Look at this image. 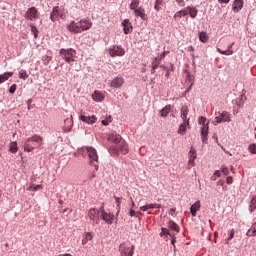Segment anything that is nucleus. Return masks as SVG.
<instances>
[{"instance_id": "nucleus-27", "label": "nucleus", "mask_w": 256, "mask_h": 256, "mask_svg": "<svg viewBox=\"0 0 256 256\" xmlns=\"http://www.w3.org/2000/svg\"><path fill=\"white\" fill-rule=\"evenodd\" d=\"M186 9H187L188 15H190L191 19H195V17H197V13H199L197 8L191 7V6H187Z\"/></svg>"}, {"instance_id": "nucleus-29", "label": "nucleus", "mask_w": 256, "mask_h": 256, "mask_svg": "<svg viewBox=\"0 0 256 256\" xmlns=\"http://www.w3.org/2000/svg\"><path fill=\"white\" fill-rule=\"evenodd\" d=\"M171 109H173V106L171 104L166 105L161 111L160 116L167 117L169 113H171Z\"/></svg>"}, {"instance_id": "nucleus-45", "label": "nucleus", "mask_w": 256, "mask_h": 256, "mask_svg": "<svg viewBox=\"0 0 256 256\" xmlns=\"http://www.w3.org/2000/svg\"><path fill=\"white\" fill-rule=\"evenodd\" d=\"M243 103H244V101H243V96H241L240 98H237V99H236V105H237V107H243Z\"/></svg>"}, {"instance_id": "nucleus-61", "label": "nucleus", "mask_w": 256, "mask_h": 256, "mask_svg": "<svg viewBox=\"0 0 256 256\" xmlns=\"http://www.w3.org/2000/svg\"><path fill=\"white\" fill-rule=\"evenodd\" d=\"M219 3H229L231 0H218Z\"/></svg>"}, {"instance_id": "nucleus-24", "label": "nucleus", "mask_w": 256, "mask_h": 256, "mask_svg": "<svg viewBox=\"0 0 256 256\" xmlns=\"http://www.w3.org/2000/svg\"><path fill=\"white\" fill-rule=\"evenodd\" d=\"M233 45H235V42L229 44L227 50H221V48H217V51L220 53V55H233Z\"/></svg>"}, {"instance_id": "nucleus-4", "label": "nucleus", "mask_w": 256, "mask_h": 256, "mask_svg": "<svg viewBox=\"0 0 256 256\" xmlns=\"http://www.w3.org/2000/svg\"><path fill=\"white\" fill-rule=\"evenodd\" d=\"M60 55L66 63H73L75 61V57H77V51L73 48L70 49H65L62 48L60 49Z\"/></svg>"}, {"instance_id": "nucleus-48", "label": "nucleus", "mask_w": 256, "mask_h": 256, "mask_svg": "<svg viewBox=\"0 0 256 256\" xmlns=\"http://www.w3.org/2000/svg\"><path fill=\"white\" fill-rule=\"evenodd\" d=\"M221 171L223 175H229V168L227 166H222Z\"/></svg>"}, {"instance_id": "nucleus-52", "label": "nucleus", "mask_w": 256, "mask_h": 256, "mask_svg": "<svg viewBox=\"0 0 256 256\" xmlns=\"http://www.w3.org/2000/svg\"><path fill=\"white\" fill-rule=\"evenodd\" d=\"M226 183H227V185H232V183H233V177L228 176V177L226 178Z\"/></svg>"}, {"instance_id": "nucleus-7", "label": "nucleus", "mask_w": 256, "mask_h": 256, "mask_svg": "<svg viewBox=\"0 0 256 256\" xmlns=\"http://www.w3.org/2000/svg\"><path fill=\"white\" fill-rule=\"evenodd\" d=\"M59 17L60 19H65V9L55 6L50 14V19L53 21V23H55Z\"/></svg>"}, {"instance_id": "nucleus-60", "label": "nucleus", "mask_w": 256, "mask_h": 256, "mask_svg": "<svg viewBox=\"0 0 256 256\" xmlns=\"http://www.w3.org/2000/svg\"><path fill=\"white\" fill-rule=\"evenodd\" d=\"M131 201V209H134L135 207V201H133V198H130Z\"/></svg>"}, {"instance_id": "nucleus-42", "label": "nucleus", "mask_w": 256, "mask_h": 256, "mask_svg": "<svg viewBox=\"0 0 256 256\" xmlns=\"http://www.w3.org/2000/svg\"><path fill=\"white\" fill-rule=\"evenodd\" d=\"M234 237H235V229H231L229 231V237L226 240L227 245L229 244V241H231V239H233Z\"/></svg>"}, {"instance_id": "nucleus-17", "label": "nucleus", "mask_w": 256, "mask_h": 256, "mask_svg": "<svg viewBox=\"0 0 256 256\" xmlns=\"http://www.w3.org/2000/svg\"><path fill=\"white\" fill-rule=\"evenodd\" d=\"M188 165H191V167H195V159H197V151L192 147L188 153Z\"/></svg>"}, {"instance_id": "nucleus-13", "label": "nucleus", "mask_w": 256, "mask_h": 256, "mask_svg": "<svg viewBox=\"0 0 256 256\" xmlns=\"http://www.w3.org/2000/svg\"><path fill=\"white\" fill-rule=\"evenodd\" d=\"M135 253V246H131V248L124 246L123 244L120 245V255L121 256H133Z\"/></svg>"}, {"instance_id": "nucleus-58", "label": "nucleus", "mask_w": 256, "mask_h": 256, "mask_svg": "<svg viewBox=\"0 0 256 256\" xmlns=\"http://www.w3.org/2000/svg\"><path fill=\"white\" fill-rule=\"evenodd\" d=\"M87 243H89V240L86 238L82 239V245H87Z\"/></svg>"}, {"instance_id": "nucleus-22", "label": "nucleus", "mask_w": 256, "mask_h": 256, "mask_svg": "<svg viewBox=\"0 0 256 256\" xmlns=\"http://www.w3.org/2000/svg\"><path fill=\"white\" fill-rule=\"evenodd\" d=\"M122 26L124 27L125 35H129V33L133 31V26H131V22L129 21V19L123 20Z\"/></svg>"}, {"instance_id": "nucleus-38", "label": "nucleus", "mask_w": 256, "mask_h": 256, "mask_svg": "<svg viewBox=\"0 0 256 256\" xmlns=\"http://www.w3.org/2000/svg\"><path fill=\"white\" fill-rule=\"evenodd\" d=\"M161 65V59L155 58L154 61L152 62V73H155V69Z\"/></svg>"}, {"instance_id": "nucleus-8", "label": "nucleus", "mask_w": 256, "mask_h": 256, "mask_svg": "<svg viewBox=\"0 0 256 256\" xmlns=\"http://www.w3.org/2000/svg\"><path fill=\"white\" fill-rule=\"evenodd\" d=\"M100 218L107 223V225H113V221L115 220V214L107 213L105 211V207H100Z\"/></svg>"}, {"instance_id": "nucleus-18", "label": "nucleus", "mask_w": 256, "mask_h": 256, "mask_svg": "<svg viewBox=\"0 0 256 256\" xmlns=\"http://www.w3.org/2000/svg\"><path fill=\"white\" fill-rule=\"evenodd\" d=\"M68 29L69 31H71V33H81V24L79 21L78 22L72 21L68 25Z\"/></svg>"}, {"instance_id": "nucleus-30", "label": "nucleus", "mask_w": 256, "mask_h": 256, "mask_svg": "<svg viewBox=\"0 0 256 256\" xmlns=\"http://www.w3.org/2000/svg\"><path fill=\"white\" fill-rule=\"evenodd\" d=\"M187 127H189V125H187V122L183 121V123L179 126L178 134L185 135V133L187 132Z\"/></svg>"}, {"instance_id": "nucleus-31", "label": "nucleus", "mask_w": 256, "mask_h": 256, "mask_svg": "<svg viewBox=\"0 0 256 256\" xmlns=\"http://www.w3.org/2000/svg\"><path fill=\"white\" fill-rule=\"evenodd\" d=\"M249 211L250 213H253L254 211H256V195L253 196L250 200Z\"/></svg>"}, {"instance_id": "nucleus-10", "label": "nucleus", "mask_w": 256, "mask_h": 256, "mask_svg": "<svg viewBox=\"0 0 256 256\" xmlns=\"http://www.w3.org/2000/svg\"><path fill=\"white\" fill-rule=\"evenodd\" d=\"M110 57H123L125 49L121 46H112L108 49Z\"/></svg>"}, {"instance_id": "nucleus-37", "label": "nucleus", "mask_w": 256, "mask_h": 256, "mask_svg": "<svg viewBox=\"0 0 256 256\" xmlns=\"http://www.w3.org/2000/svg\"><path fill=\"white\" fill-rule=\"evenodd\" d=\"M19 147L17 146V142H11L9 144V151L10 153H16L18 151Z\"/></svg>"}, {"instance_id": "nucleus-5", "label": "nucleus", "mask_w": 256, "mask_h": 256, "mask_svg": "<svg viewBox=\"0 0 256 256\" xmlns=\"http://www.w3.org/2000/svg\"><path fill=\"white\" fill-rule=\"evenodd\" d=\"M86 151L90 159V165H94L95 171H99V165L95 164L99 161V155H97V150L93 147H87Z\"/></svg>"}, {"instance_id": "nucleus-9", "label": "nucleus", "mask_w": 256, "mask_h": 256, "mask_svg": "<svg viewBox=\"0 0 256 256\" xmlns=\"http://www.w3.org/2000/svg\"><path fill=\"white\" fill-rule=\"evenodd\" d=\"M214 121L217 124L229 123L231 121V113H229L227 111H223L222 113L219 112L218 114H216Z\"/></svg>"}, {"instance_id": "nucleus-55", "label": "nucleus", "mask_w": 256, "mask_h": 256, "mask_svg": "<svg viewBox=\"0 0 256 256\" xmlns=\"http://www.w3.org/2000/svg\"><path fill=\"white\" fill-rule=\"evenodd\" d=\"M136 213L137 212H135V210H133V208H131L130 211H129L130 217H135Z\"/></svg>"}, {"instance_id": "nucleus-64", "label": "nucleus", "mask_w": 256, "mask_h": 256, "mask_svg": "<svg viewBox=\"0 0 256 256\" xmlns=\"http://www.w3.org/2000/svg\"><path fill=\"white\" fill-rule=\"evenodd\" d=\"M59 256H73V255H71V254H69V253H66V254L59 255Z\"/></svg>"}, {"instance_id": "nucleus-43", "label": "nucleus", "mask_w": 256, "mask_h": 256, "mask_svg": "<svg viewBox=\"0 0 256 256\" xmlns=\"http://www.w3.org/2000/svg\"><path fill=\"white\" fill-rule=\"evenodd\" d=\"M248 151H250L253 155H256V144L252 143L248 146Z\"/></svg>"}, {"instance_id": "nucleus-1", "label": "nucleus", "mask_w": 256, "mask_h": 256, "mask_svg": "<svg viewBox=\"0 0 256 256\" xmlns=\"http://www.w3.org/2000/svg\"><path fill=\"white\" fill-rule=\"evenodd\" d=\"M41 145H43V137L39 135H34L24 141V151H27V153H31V151L41 147Z\"/></svg>"}, {"instance_id": "nucleus-59", "label": "nucleus", "mask_w": 256, "mask_h": 256, "mask_svg": "<svg viewBox=\"0 0 256 256\" xmlns=\"http://www.w3.org/2000/svg\"><path fill=\"white\" fill-rule=\"evenodd\" d=\"M141 215H142L141 212H136L134 217H137V219H141Z\"/></svg>"}, {"instance_id": "nucleus-51", "label": "nucleus", "mask_w": 256, "mask_h": 256, "mask_svg": "<svg viewBox=\"0 0 256 256\" xmlns=\"http://www.w3.org/2000/svg\"><path fill=\"white\" fill-rule=\"evenodd\" d=\"M111 121V116H109L108 118H106L105 120H102V125H109V122Z\"/></svg>"}, {"instance_id": "nucleus-14", "label": "nucleus", "mask_w": 256, "mask_h": 256, "mask_svg": "<svg viewBox=\"0 0 256 256\" xmlns=\"http://www.w3.org/2000/svg\"><path fill=\"white\" fill-rule=\"evenodd\" d=\"M79 23H80L81 33H83V31H89V29L93 27V22L87 19H82L79 21Z\"/></svg>"}, {"instance_id": "nucleus-57", "label": "nucleus", "mask_w": 256, "mask_h": 256, "mask_svg": "<svg viewBox=\"0 0 256 256\" xmlns=\"http://www.w3.org/2000/svg\"><path fill=\"white\" fill-rule=\"evenodd\" d=\"M214 176H216V178H217V177H221V171L216 170V171L214 172Z\"/></svg>"}, {"instance_id": "nucleus-50", "label": "nucleus", "mask_w": 256, "mask_h": 256, "mask_svg": "<svg viewBox=\"0 0 256 256\" xmlns=\"http://www.w3.org/2000/svg\"><path fill=\"white\" fill-rule=\"evenodd\" d=\"M31 31L32 33H34V37L37 38V35H38L37 27L31 25Z\"/></svg>"}, {"instance_id": "nucleus-16", "label": "nucleus", "mask_w": 256, "mask_h": 256, "mask_svg": "<svg viewBox=\"0 0 256 256\" xmlns=\"http://www.w3.org/2000/svg\"><path fill=\"white\" fill-rule=\"evenodd\" d=\"M79 119L80 121H83V123H87L88 125H93V123H97V116L95 115H92V116L80 115Z\"/></svg>"}, {"instance_id": "nucleus-2", "label": "nucleus", "mask_w": 256, "mask_h": 256, "mask_svg": "<svg viewBox=\"0 0 256 256\" xmlns=\"http://www.w3.org/2000/svg\"><path fill=\"white\" fill-rule=\"evenodd\" d=\"M141 5V0H132L130 3V10L133 11L135 17H140L142 21H147V14L145 13V8L139 7Z\"/></svg>"}, {"instance_id": "nucleus-54", "label": "nucleus", "mask_w": 256, "mask_h": 256, "mask_svg": "<svg viewBox=\"0 0 256 256\" xmlns=\"http://www.w3.org/2000/svg\"><path fill=\"white\" fill-rule=\"evenodd\" d=\"M176 3H178L180 7H185V1L183 0H176Z\"/></svg>"}, {"instance_id": "nucleus-33", "label": "nucleus", "mask_w": 256, "mask_h": 256, "mask_svg": "<svg viewBox=\"0 0 256 256\" xmlns=\"http://www.w3.org/2000/svg\"><path fill=\"white\" fill-rule=\"evenodd\" d=\"M18 77H19V79H23L25 81V79H29V73H27V70L21 69L18 72Z\"/></svg>"}, {"instance_id": "nucleus-23", "label": "nucleus", "mask_w": 256, "mask_h": 256, "mask_svg": "<svg viewBox=\"0 0 256 256\" xmlns=\"http://www.w3.org/2000/svg\"><path fill=\"white\" fill-rule=\"evenodd\" d=\"M189 115V107L183 106L181 108V119L189 125V118L187 116Z\"/></svg>"}, {"instance_id": "nucleus-34", "label": "nucleus", "mask_w": 256, "mask_h": 256, "mask_svg": "<svg viewBox=\"0 0 256 256\" xmlns=\"http://www.w3.org/2000/svg\"><path fill=\"white\" fill-rule=\"evenodd\" d=\"M164 3H165V0H155L154 9L155 11H157V13L161 11V6H163Z\"/></svg>"}, {"instance_id": "nucleus-20", "label": "nucleus", "mask_w": 256, "mask_h": 256, "mask_svg": "<svg viewBox=\"0 0 256 256\" xmlns=\"http://www.w3.org/2000/svg\"><path fill=\"white\" fill-rule=\"evenodd\" d=\"M201 210V201H196L191 207H190V213L192 217H197V211Z\"/></svg>"}, {"instance_id": "nucleus-3", "label": "nucleus", "mask_w": 256, "mask_h": 256, "mask_svg": "<svg viewBox=\"0 0 256 256\" xmlns=\"http://www.w3.org/2000/svg\"><path fill=\"white\" fill-rule=\"evenodd\" d=\"M110 151L113 155H119V153L127 155L129 153V147L127 146V142L122 139L118 144L111 146Z\"/></svg>"}, {"instance_id": "nucleus-40", "label": "nucleus", "mask_w": 256, "mask_h": 256, "mask_svg": "<svg viewBox=\"0 0 256 256\" xmlns=\"http://www.w3.org/2000/svg\"><path fill=\"white\" fill-rule=\"evenodd\" d=\"M39 189H43V186L31 184L28 188V191H39Z\"/></svg>"}, {"instance_id": "nucleus-63", "label": "nucleus", "mask_w": 256, "mask_h": 256, "mask_svg": "<svg viewBox=\"0 0 256 256\" xmlns=\"http://www.w3.org/2000/svg\"><path fill=\"white\" fill-rule=\"evenodd\" d=\"M175 211H176L175 208H171L169 213H170L171 215H173V213H175Z\"/></svg>"}, {"instance_id": "nucleus-41", "label": "nucleus", "mask_w": 256, "mask_h": 256, "mask_svg": "<svg viewBox=\"0 0 256 256\" xmlns=\"http://www.w3.org/2000/svg\"><path fill=\"white\" fill-rule=\"evenodd\" d=\"M160 235L161 237H163V235H169V237H173V235L171 234V232H169V229L167 228H161Z\"/></svg>"}, {"instance_id": "nucleus-49", "label": "nucleus", "mask_w": 256, "mask_h": 256, "mask_svg": "<svg viewBox=\"0 0 256 256\" xmlns=\"http://www.w3.org/2000/svg\"><path fill=\"white\" fill-rule=\"evenodd\" d=\"M84 238H86L88 241H92V240H93V233L87 232V233L85 234V237H84Z\"/></svg>"}, {"instance_id": "nucleus-12", "label": "nucleus", "mask_w": 256, "mask_h": 256, "mask_svg": "<svg viewBox=\"0 0 256 256\" xmlns=\"http://www.w3.org/2000/svg\"><path fill=\"white\" fill-rule=\"evenodd\" d=\"M125 83V78L123 76H118L115 77L111 82H110V87L113 89H121Z\"/></svg>"}, {"instance_id": "nucleus-35", "label": "nucleus", "mask_w": 256, "mask_h": 256, "mask_svg": "<svg viewBox=\"0 0 256 256\" xmlns=\"http://www.w3.org/2000/svg\"><path fill=\"white\" fill-rule=\"evenodd\" d=\"M114 199L116 201V209H117V214L116 215H119V213H121V201H123V198L114 196Z\"/></svg>"}, {"instance_id": "nucleus-28", "label": "nucleus", "mask_w": 256, "mask_h": 256, "mask_svg": "<svg viewBox=\"0 0 256 256\" xmlns=\"http://www.w3.org/2000/svg\"><path fill=\"white\" fill-rule=\"evenodd\" d=\"M10 77H13V72H5L0 74V85L1 83H5V81H9Z\"/></svg>"}, {"instance_id": "nucleus-53", "label": "nucleus", "mask_w": 256, "mask_h": 256, "mask_svg": "<svg viewBox=\"0 0 256 256\" xmlns=\"http://www.w3.org/2000/svg\"><path fill=\"white\" fill-rule=\"evenodd\" d=\"M166 55H169V51H164L158 59L161 61V59H165Z\"/></svg>"}, {"instance_id": "nucleus-25", "label": "nucleus", "mask_w": 256, "mask_h": 256, "mask_svg": "<svg viewBox=\"0 0 256 256\" xmlns=\"http://www.w3.org/2000/svg\"><path fill=\"white\" fill-rule=\"evenodd\" d=\"M123 138H121V135L119 134H109L108 135V141H111V143H115V145H117Z\"/></svg>"}, {"instance_id": "nucleus-39", "label": "nucleus", "mask_w": 256, "mask_h": 256, "mask_svg": "<svg viewBox=\"0 0 256 256\" xmlns=\"http://www.w3.org/2000/svg\"><path fill=\"white\" fill-rule=\"evenodd\" d=\"M66 128H65V131H71V127H73V118H67L65 120V125H67Z\"/></svg>"}, {"instance_id": "nucleus-56", "label": "nucleus", "mask_w": 256, "mask_h": 256, "mask_svg": "<svg viewBox=\"0 0 256 256\" xmlns=\"http://www.w3.org/2000/svg\"><path fill=\"white\" fill-rule=\"evenodd\" d=\"M140 211H149V206L148 205H145V206H141L140 207Z\"/></svg>"}, {"instance_id": "nucleus-47", "label": "nucleus", "mask_w": 256, "mask_h": 256, "mask_svg": "<svg viewBox=\"0 0 256 256\" xmlns=\"http://www.w3.org/2000/svg\"><path fill=\"white\" fill-rule=\"evenodd\" d=\"M148 209H161V204H148Z\"/></svg>"}, {"instance_id": "nucleus-62", "label": "nucleus", "mask_w": 256, "mask_h": 256, "mask_svg": "<svg viewBox=\"0 0 256 256\" xmlns=\"http://www.w3.org/2000/svg\"><path fill=\"white\" fill-rule=\"evenodd\" d=\"M171 239H172V240H171V244H172V245H175V242H176L175 237L172 236Z\"/></svg>"}, {"instance_id": "nucleus-19", "label": "nucleus", "mask_w": 256, "mask_h": 256, "mask_svg": "<svg viewBox=\"0 0 256 256\" xmlns=\"http://www.w3.org/2000/svg\"><path fill=\"white\" fill-rule=\"evenodd\" d=\"M243 5V0H235L232 4V11H234V13H239L241 9H243Z\"/></svg>"}, {"instance_id": "nucleus-36", "label": "nucleus", "mask_w": 256, "mask_h": 256, "mask_svg": "<svg viewBox=\"0 0 256 256\" xmlns=\"http://www.w3.org/2000/svg\"><path fill=\"white\" fill-rule=\"evenodd\" d=\"M199 40L202 43H207V41H209V36H207V32H200L199 34Z\"/></svg>"}, {"instance_id": "nucleus-11", "label": "nucleus", "mask_w": 256, "mask_h": 256, "mask_svg": "<svg viewBox=\"0 0 256 256\" xmlns=\"http://www.w3.org/2000/svg\"><path fill=\"white\" fill-rule=\"evenodd\" d=\"M101 213V210H97L95 208H91L88 211V217L90 219V221H93V223H95L96 225H99V214Z\"/></svg>"}, {"instance_id": "nucleus-32", "label": "nucleus", "mask_w": 256, "mask_h": 256, "mask_svg": "<svg viewBox=\"0 0 256 256\" xmlns=\"http://www.w3.org/2000/svg\"><path fill=\"white\" fill-rule=\"evenodd\" d=\"M168 227L172 231H176V233H179V225H177V223H175L173 220H170L168 222Z\"/></svg>"}, {"instance_id": "nucleus-44", "label": "nucleus", "mask_w": 256, "mask_h": 256, "mask_svg": "<svg viewBox=\"0 0 256 256\" xmlns=\"http://www.w3.org/2000/svg\"><path fill=\"white\" fill-rule=\"evenodd\" d=\"M247 235H249L250 237H255L256 235V228L252 227L248 230Z\"/></svg>"}, {"instance_id": "nucleus-46", "label": "nucleus", "mask_w": 256, "mask_h": 256, "mask_svg": "<svg viewBox=\"0 0 256 256\" xmlns=\"http://www.w3.org/2000/svg\"><path fill=\"white\" fill-rule=\"evenodd\" d=\"M15 91H17V84H13V85L9 88V93H10V95L15 94Z\"/></svg>"}, {"instance_id": "nucleus-15", "label": "nucleus", "mask_w": 256, "mask_h": 256, "mask_svg": "<svg viewBox=\"0 0 256 256\" xmlns=\"http://www.w3.org/2000/svg\"><path fill=\"white\" fill-rule=\"evenodd\" d=\"M37 13H38L37 8L31 7L27 10L25 17L26 19L33 21V19H37L39 17Z\"/></svg>"}, {"instance_id": "nucleus-26", "label": "nucleus", "mask_w": 256, "mask_h": 256, "mask_svg": "<svg viewBox=\"0 0 256 256\" xmlns=\"http://www.w3.org/2000/svg\"><path fill=\"white\" fill-rule=\"evenodd\" d=\"M187 15H188V10H187V7H185L174 14V19H181L182 17H187Z\"/></svg>"}, {"instance_id": "nucleus-21", "label": "nucleus", "mask_w": 256, "mask_h": 256, "mask_svg": "<svg viewBox=\"0 0 256 256\" xmlns=\"http://www.w3.org/2000/svg\"><path fill=\"white\" fill-rule=\"evenodd\" d=\"M92 99H93V101H96V103H101V101L105 100V95H103V93H101V91L96 90L92 94Z\"/></svg>"}, {"instance_id": "nucleus-6", "label": "nucleus", "mask_w": 256, "mask_h": 256, "mask_svg": "<svg viewBox=\"0 0 256 256\" xmlns=\"http://www.w3.org/2000/svg\"><path fill=\"white\" fill-rule=\"evenodd\" d=\"M199 125H202L201 128V137L202 142L205 143L207 141V135H209V122H207V118L201 116L198 120Z\"/></svg>"}]
</instances>
